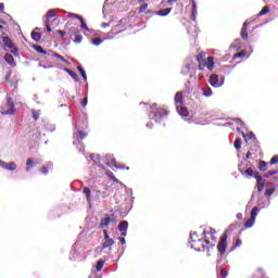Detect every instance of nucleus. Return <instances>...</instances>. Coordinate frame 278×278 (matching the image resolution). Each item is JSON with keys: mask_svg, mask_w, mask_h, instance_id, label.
Wrapping results in <instances>:
<instances>
[{"mask_svg": "<svg viewBox=\"0 0 278 278\" xmlns=\"http://www.w3.org/2000/svg\"><path fill=\"white\" fill-rule=\"evenodd\" d=\"M203 236V239H194V235H191V249L202 253H210V250L216 247L218 240L216 237V229L210 228L208 230H204Z\"/></svg>", "mask_w": 278, "mask_h": 278, "instance_id": "1", "label": "nucleus"}, {"mask_svg": "<svg viewBox=\"0 0 278 278\" xmlns=\"http://www.w3.org/2000/svg\"><path fill=\"white\" fill-rule=\"evenodd\" d=\"M228 233H227V230L224 231V233L219 237V241L217 243V251L220 255V257H223V255H225L227 253V247H228V243H227V238H228Z\"/></svg>", "mask_w": 278, "mask_h": 278, "instance_id": "2", "label": "nucleus"}, {"mask_svg": "<svg viewBox=\"0 0 278 278\" xmlns=\"http://www.w3.org/2000/svg\"><path fill=\"white\" fill-rule=\"evenodd\" d=\"M1 114L2 116L16 114V108L14 106V102H12V98H9L8 102L2 106Z\"/></svg>", "mask_w": 278, "mask_h": 278, "instance_id": "3", "label": "nucleus"}, {"mask_svg": "<svg viewBox=\"0 0 278 278\" xmlns=\"http://www.w3.org/2000/svg\"><path fill=\"white\" fill-rule=\"evenodd\" d=\"M165 116H168V111L166 109L157 108L153 111V119L156 123L162 121V118H165Z\"/></svg>", "mask_w": 278, "mask_h": 278, "instance_id": "4", "label": "nucleus"}, {"mask_svg": "<svg viewBox=\"0 0 278 278\" xmlns=\"http://www.w3.org/2000/svg\"><path fill=\"white\" fill-rule=\"evenodd\" d=\"M254 178L256 179V188L257 192H264V188L266 186V180L260 176V172H255Z\"/></svg>", "mask_w": 278, "mask_h": 278, "instance_id": "5", "label": "nucleus"}, {"mask_svg": "<svg viewBox=\"0 0 278 278\" xmlns=\"http://www.w3.org/2000/svg\"><path fill=\"white\" fill-rule=\"evenodd\" d=\"M110 223H116V216H114V214L106 215V217L101 219V223H100L101 229H105V227H109Z\"/></svg>", "mask_w": 278, "mask_h": 278, "instance_id": "6", "label": "nucleus"}, {"mask_svg": "<svg viewBox=\"0 0 278 278\" xmlns=\"http://www.w3.org/2000/svg\"><path fill=\"white\" fill-rule=\"evenodd\" d=\"M56 14L58 13L53 9L49 10L46 14V28L49 34H51V24L49 23V18H55Z\"/></svg>", "mask_w": 278, "mask_h": 278, "instance_id": "7", "label": "nucleus"}, {"mask_svg": "<svg viewBox=\"0 0 278 278\" xmlns=\"http://www.w3.org/2000/svg\"><path fill=\"white\" fill-rule=\"evenodd\" d=\"M70 34H71V36H75L74 42L76 45H79L81 42V40H84V37L81 36V34H79V29H77L75 27L70 28Z\"/></svg>", "mask_w": 278, "mask_h": 278, "instance_id": "8", "label": "nucleus"}, {"mask_svg": "<svg viewBox=\"0 0 278 278\" xmlns=\"http://www.w3.org/2000/svg\"><path fill=\"white\" fill-rule=\"evenodd\" d=\"M0 166L1 168H4L5 170H16L17 166L15 162H5V161H0Z\"/></svg>", "mask_w": 278, "mask_h": 278, "instance_id": "9", "label": "nucleus"}, {"mask_svg": "<svg viewBox=\"0 0 278 278\" xmlns=\"http://www.w3.org/2000/svg\"><path fill=\"white\" fill-rule=\"evenodd\" d=\"M210 84H211V86H213V88H220V86H223V81H220V79H218V75H216V74L211 75Z\"/></svg>", "mask_w": 278, "mask_h": 278, "instance_id": "10", "label": "nucleus"}, {"mask_svg": "<svg viewBox=\"0 0 278 278\" xmlns=\"http://www.w3.org/2000/svg\"><path fill=\"white\" fill-rule=\"evenodd\" d=\"M176 110L179 114V116H181L182 118H188V116L190 115V112H188V108L181 105H177Z\"/></svg>", "mask_w": 278, "mask_h": 278, "instance_id": "11", "label": "nucleus"}, {"mask_svg": "<svg viewBox=\"0 0 278 278\" xmlns=\"http://www.w3.org/2000/svg\"><path fill=\"white\" fill-rule=\"evenodd\" d=\"M127 229H129V223H127V220H123L118 224V230L123 237L127 236Z\"/></svg>", "mask_w": 278, "mask_h": 278, "instance_id": "12", "label": "nucleus"}, {"mask_svg": "<svg viewBox=\"0 0 278 278\" xmlns=\"http://www.w3.org/2000/svg\"><path fill=\"white\" fill-rule=\"evenodd\" d=\"M249 22H244L240 31V36L243 40H249Z\"/></svg>", "mask_w": 278, "mask_h": 278, "instance_id": "13", "label": "nucleus"}, {"mask_svg": "<svg viewBox=\"0 0 278 278\" xmlns=\"http://www.w3.org/2000/svg\"><path fill=\"white\" fill-rule=\"evenodd\" d=\"M110 197V193L108 192V188H104L103 191L96 190V198L97 199H108Z\"/></svg>", "mask_w": 278, "mask_h": 278, "instance_id": "14", "label": "nucleus"}, {"mask_svg": "<svg viewBox=\"0 0 278 278\" xmlns=\"http://www.w3.org/2000/svg\"><path fill=\"white\" fill-rule=\"evenodd\" d=\"M83 193L87 199V203L90 205V203H92V190H90L88 187H84Z\"/></svg>", "mask_w": 278, "mask_h": 278, "instance_id": "15", "label": "nucleus"}, {"mask_svg": "<svg viewBox=\"0 0 278 278\" xmlns=\"http://www.w3.org/2000/svg\"><path fill=\"white\" fill-rule=\"evenodd\" d=\"M5 62L9 64V66H12L13 68L16 66V61L14 60V56L10 53H7L4 55Z\"/></svg>", "mask_w": 278, "mask_h": 278, "instance_id": "16", "label": "nucleus"}, {"mask_svg": "<svg viewBox=\"0 0 278 278\" xmlns=\"http://www.w3.org/2000/svg\"><path fill=\"white\" fill-rule=\"evenodd\" d=\"M191 2V21H197V1L190 0Z\"/></svg>", "mask_w": 278, "mask_h": 278, "instance_id": "17", "label": "nucleus"}, {"mask_svg": "<svg viewBox=\"0 0 278 278\" xmlns=\"http://www.w3.org/2000/svg\"><path fill=\"white\" fill-rule=\"evenodd\" d=\"M174 99H175L176 105H184V92L182 91L176 92Z\"/></svg>", "mask_w": 278, "mask_h": 278, "instance_id": "18", "label": "nucleus"}, {"mask_svg": "<svg viewBox=\"0 0 278 278\" xmlns=\"http://www.w3.org/2000/svg\"><path fill=\"white\" fill-rule=\"evenodd\" d=\"M38 29L40 28L36 27L35 30L31 31V38L35 42H40V40H42V34L38 33Z\"/></svg>", "mask_w": 278, "mask_h": 278, "instance_id": "19", "label": "nucleus"}, {"mask_svg": "<svg viewBox=\"0 0 278 278\" xmlns=\"http://www.w3.org/2000/svg\"><path fill=\"white\" fill-rule=\"evenodd\" d=\"M2 41L4 47H7L8 49H14V42L10 37L8 36L2 37Z\"/></svg>", "mask_w": 278, "mask_h": 278, "instance_id": "20", "label": "nucleus"}, {"mask_svg": "<svg viewBox=\"0 0 278 278\" xmlns=\"http://www.w3.org/2000/svg\"><path fill=\"white\" fill-rule=\"evenodd\" d=\"M113 244H114V239L110 238V236H106L102 244V249H110V247H112Z\"/></svg>", "mask_w": 278, "mask_h": 278, "instance_id": "21", "label": "nucleus"}, {"mask_svg": "<svg viewBox=\"0 0 278 278\" xmlns=\"http://www.w3.org/2000/svg\"><path fill=\"white\" fill-rule=\"evenodd\" d=\"M239 173L244 175V177H255V172L251 167L247 168L245 172L240 169Z\"/></svg>", "mask_w": 278, "mask_h": 278, "instance_id": "22", "label": "nucleus"}, {"mask_svg": "<svg viewBox=\"0 0 278 278\" xmlns=\"http://www.w3.org/2000/svg\"><path fill=\"white\" fill-rule=\"evenodd\" d=\"M205 66L208 71H214V56H208L206 59Z\"/></svg>", "mask_w": 278, "mask_h": 278, "instance_id": "23", "label": "nucleus"}, {"mask_svg": "<svg viewBox=\"0 0 278 278\" xmlns=\"http://www.w3.org/2000/svg\"><path fill=\"white\" fill-rule=\"evenodd\" d=\"M88 136V132L79 130L78 132L74 134L75 140H85Z\"/></svg>", "mask_w": 278, "mask_h": 278, "instance_id": "24", "label": "nucleus"}, {"mask_svg": "<svg viewBox=\"0 0 278 278\" xmlns=\"http://www.w3.org/2000/svg\"><path fill=\"white\" fill-rule=\"evenodd\" d=\"M64 72L68 73L71 75V77L74 79V81H79V76L74 71L68 70L67 67H65Z\"/></svg>", "mask_w": 278, "mask_h": 278, "instance_id": "25", "label": "nucleus"}, {"mask_svg": "<svg viewBox=\"0 0 278 278\" xmlns=\"http://www.w3.org/2000/svg\"><path fill=\"white\" fill-rule=\"evenodd\" d=\"M172 10H173V9H170V8L163 9V10H159V11L156 12V15H157V16H168V14H170Z\"/></svg>", "mask_w": 278, "mask_h": 278, "instance_id": "26", "label": "nucleus"}, {"mask_svg": "<svg viewBox=\"0 0 278 278\" xmlns=\"http://www.w3.org/2000/svg\"><path fill=\"white\" fill-rule=\"evenodd\" d=\"M36 166V163L34 162V159H27L26 161V172L29 173L31 168Z\"/></svg>", "mask_w": 278, "mask_h": 278, "instance_id": "27", "label": "nucleus"}, {"mask_svg": "<svg viewBox=\"0 0 278 278\" xmlns=\"http://www.w3.org/2000/svg\"><path fill=\"white\" fill-rule=\"evenodd\" d=\"M103 266H105V260H99L96 265L97 273H101V270H103Z\"/></svg>", "mask_w": 278, "mask_h": 278, "instance_id": "28", "label": "nucleus"}, {"mask_svg": "<svg viewBox=\"0 0 278 278\" xmlns=\"http://www.w3.org/2000/svg\"><path fill=\"white\" fill-rule=\"evenodd\" d=\"M267 168H268V163H266V161H260L258 170H261L262 173H265Z\"/></svg>", "mask_w": 278, "mask_h": 278, "instance_id": "29", "label": "nucleus"}, {"mask_svg": "<svg viewBox=\"0 0 278 278\" xmlns=\"http://www.w3.org/2000/svg\"><path fill=\"white\" fill-rule=\"evenodd\" d=\"M188 0H167L168 5H174L175 3H178L184 8V3H186Z\"/></svg>", "mask_w": 278, "mask_h": 278, "instance_id": "30", "label": "nucleus"}, {"mask_svg": "<svg viewBox=\"0 0 278 278\" xmlns=\"http://www.w3.org/2000/svg\"><path fill=\"white\" fill-rule=\"evenodd\" d=\"M254 277H256V278H266V271H264L263 268H258L256 270V274H254Z\"/></svg>", "mask_w": 278, "mask_h": 278, "instance_id": "31", "label": "nucleus"}, {"mask_svg": "<svg viewBox=\"0 0 278 278\" xmlns=\"http://www.w3.org/2000/svg\"><path fill=\"white\" fill-rule=\"evenodd\" d=\"M202 58H203V55H201V53L198 55V63H199V68H200V71H205V62L203 63L202 62Z\"/></svg>", "mask_w": 278, "mask_h": 278, "instance_id": "32", "label": "nucleus"}, {"mask_svg": "<svg viewBox=\"0 0 278 278\" xmlns=\"http://www.w3.org/2000/svg\"><path fill=\"white\" fill-rule=\"evenodd\" d=\"M33 49H35L37 51V53H41L42 55H47V51H45V49L41 46L34 45Z\"/></svg>", "mask_w": 278, "mask_h": 278, "instance_id": "33", "label": "nucleus"}, {"mask_svg": "<svg viewBox=\"0 0 278 278\" xmlns=\"http://www.w3.org/2000/svg\"><path fill=\"white\" fill-rule=\"evenodd\" d=\"M257 212H260V208L257 206H254L250 214V218H252V220H255V218L257 217Z\"/></svg>", "mask_w": 278, "mask_h": 278, "instance_id": "34", "label": "nucleus"}, {"mask_svg": "<svg viewBox=\"0 0 278 278\" xmlns=\"http://www.w3.org/2000/svg\"><path fill=\"white\" fill-rule=\"evenodd\" d=\"M78 21H80V27L81 29H85V31H89L88 25L86 24V22L84 21L83 16H78Z\"/></svg>", "mask_w": 278, "mask_h": 278, "instance_id": "35", "label": "nucleus"}, {"mask_svg": "<svg viewBox=\"0 0 278 278\" xmlns=\"http://www.w3.org/2000/svg\"><path fill=\"white\" fill-rule=\"evenodd\" d=\"M253 225H255V219L250 218V219H248V220L245 222L244 228H245V229H251V227H253Z\"/></svg>", "mask_w": 278, "mask_h": 278, "instance_id": "36", "label": "nucleus"}, {"mask_svg": "<svg viewBox=\"0 0 278 278\" xmlns=\"http://www.w3.org/2000/svg\"><path fill=\"white\" fill-rule=\"evenodd\" d=\"M270 12V8L268 7H263V9L258 12L257 16H264Z\"/></svg>", "mask_w": 278, "mask_h": 278, "instance_id": "37", "label": "nucleus"}, {"mask_svg": "<svg viewBox=\"0 0 278 278\" xmlns=\"http://www.w3.org/2000/svg\"><path fill=\"white\" fill-rule=\"evenodd\" d=\"M242 137L243 138H248V140H252V138L254 140H257V138L255 137V134L253 131H250L248 135H245L244 132H242Z\"/></svg>", "mask_w": 278, "mask_h": 278, "instance_id": "38", "label": "nucleus"}, {"mask_svg": "<svg viewBox=\"0 0 278 278\" xmlns=\"http://www.w3.org/2000/svg\"><path fill=\"white\" fill-rule=\"evenodd\" d=\"M275 190H277V188H275V187L267 188L265 190V197H271V194H275Z\"/></svg>", "mask_w": 278, "mask_h": 278, "instance_id": "39", "label": "nucleus"}, {"mask_svg": "<svg viewBox=\"0 0 278 278\" xmlns=\"http://www.w3.org/2000/svg\"><path fill=\"white\" fill-rule=\"evenodd\" d=\"M77 68H78V71H79V73H80L83 79H84L85 81H87L88 76H86V71L84 70V67L78 66Z\"/></svg>", "mask_w": 278, "mask_h": 278, "instance_id": "40", "label": "nucleus"}, {"mask_svg": "<svg viewBox=\"0 0 278 278\" xmlns=\"http://www.w3.org/2000/svg\"><path fill=\"white\" fill-rule=\"evenodd\" d=\"M53 56L60 60L61 62H64V64H71L68 61H66V59H64V56L60 55L59 53H54Z\"/></svg>", "mask_w": 278, "mask_h": 278, "instance_id": "41", "label": "nucleus"}, {"mask_svg": "<svg viewBox=\"0 0 278 278\" xmlns=\"http://www.w3.org/2000/svg\"><path fill=\"white\" fill-rule=\"evenodd\" d=\"M203 94H204V97H212V88L206 87V88L203 90Z\"/></svg>", "mask_w": 278, "mask_h": 278, "instance_id": "42", "label": "nucleus"}, {"mask_svg": "<svg viewBox=\"0 0 278 278\" xmlns=\"http://www.w3.org/2000/svg\"><path fill=\"white\" fill-rule=\"evenodd\" d=\"M242 147V140L240 138H237L235 140V149H240Z\"/></svg>", "mask_w": 278, "mask_h": 278, "instance_id": "43", "label": "nucleus"}, {"mask_svg": "<svg viewBox=\"0 0 278 278\" xmlns=\"http://www.w3.org/2000/svg\"><path fill=\"white\" fill-rule=\"evenodd\" d=\"M277 173H278V169H271V170H269V172H267V173L265 174V177H266V178L273 177V175H277Z\"/></svg>", "mask_w": 278, "mask_h": 278, "instance_id": "44", "label": "nucleus"}, {"mask_svg": "<svg viewBox=\"0 0 278 278\" xmlns=\"http://www.w3.org/2000/svg\"><path fill=\"white\" fill-rule=\"evenodd\" d=\"M147 8H149V3H143L139 7V12L142 14V12H147Z\"/></svg>", "mask_w": 278, "mask_h": 278, "instance_id": "45", "label": "nucleus"}, {"mask_svg": "<svg viewBox=\"0 0 278 278\" xmlns=\"http://www.w3.org/2000/svg\"><path fill=\"white\" fill-rule=\"evenodd\" d=\"M101 42H103V39H101V38L92 39V45H94L96 47H99V45H101Z\"/></svg>", "mask_w": 278, "mask_h": 278, "instance_id": "46", "label": "nucleus"}, {"mask_svg": "<svg viewBox=\"0 0 278 278\" xmlns=\"http://www.w3.org/2000/svg\"><path fill=\"white\" fill-rule=\"evenodd\" d=\"M247 53L244 51L238 52L233 55V60H238V58H244Z\"/></svg>", "mask_w": 278, "mask_h": 278, "instance_id": "47", "label": "nucleus"}, {"mask_svg": "<svg viewBox=\"0 0 278 278\" xmlns=\"http://www.w3.org/2000/svg\"><path fill=\"white\" fill-rule=\"evenodd\" d=\"M270 166L278 164V155H274L269 161Z\"/></svg>", "mask_w": 278, "mask_h": 278, "instance_id": "48", "label": "nucleus"}, {"mask_svg": "<svg viewBox=\"0 0 278 278\" xmlns=\"http://www.w3.org/2000/svg\"><path fill=\"white\" fill-rule=\"evenodd\" d=\"M106 175L109 178L112 179V181H118V179L114 176V173L109 170V172H106Z\"/></svg>", "mask_w": 278, "mask_h": 278, "instance_id": "49", "label": "nucleus"}, {"mask_svg": "<svg viewBox=\"0 0 278 278\" xmlns=\"http://www.w3.org/2000/svg\"><path fill=\"white\" fill-rule=\"evenodd\" d=\"M33 118H34V121H39L40 113H38V111H33Z\"/></svg>", "mask_w": 278, "mask_h": 278, "instance_id": "50", "label": "nucleus"}, {"mask_svg": "<svg viewBox=\"0 0 278 278\" xmlns=\"http://www.w3.org/2000/svg\"><path fill=\"white\" fill-rule=\"evenodd\" d=\"M12 50H11V53L13 54V55H15V56H17L18 55V48H14V46H13V48H11Z\"/></svg>", "mask_w": 278, "mask_h": 278, "instance_id": "51", "label": "nucleus"}, {"mask_svg": "<svg viewBox=\"0 0 278 278\" xmlns=\"http://www.w3.org/2000/svg\"><path fill=\"white\" fill-rule=\"evenodd\" d=\"M238 247H242V240H240V239H237L235 242V245H233L235 249Z\"/></svg>", "mask_w": 278, "mask_h": 278, "instance_id": "52", "label": "nucleus"}, {"mask_svg": "<svg viewBox=\"0 0 278 278\" xmlns=\"http://www.w3.org/2000/svg\"><path fill=\"white\" fill-rule=\"evenodd\" d=\"M40 170H41V173H42L43 175H47V173H49V167H47L46 165H43Z\"/></svg>", "mask_w": 278, "mask_h": 278, "instance_id": "53", "label": "nucleus"}, {"mask_svg": "<svg viewBox=\"0 0 278 278\" xmlns=\"http://www.w3.org/2000/svg\"><path fill=\"white\" fill-rule=\"evenodd\" d=\"M11 77H12V71H10L7 76H5V81H12L11 80Z\"/></svg>", "mask_w": 278, "mask_h": 278, "instance_id": "54", "label": "nucleus"}, {"mask_svg": "<svg viewBox=\"0 0 278 278\" xmlns=\"http://www.w3.org/2000/svg\"><path fill=\"white\" fill-rule=\"evenodd\" d=\"M79 16H81V15H77L75 13H68L70 18H79Z\"/></svg>", "mask_w": 278, "mask_h": 278, "instance_id": "55", "label": "nucleus"}, {"mask_svg": "<svg viewBox=\"0 0 278 278\" xmlns=\"http://www.w3.org/2000/svg\"><path fill=\"white\" fill-rule=\"evenodd\" d=\"M86 105H88V98H85V99L81 101V106H83V108H86Z\"/></svg>", "mask_w": 278, "mask_h": 278, "instance_id": "56", "label": "nucleus"}, {"mask_svg": "<svg viewBox=\"0 0 278 278\" xmlns=\"http://www.w3.org/2000/svg\"><path fill=\"white\" fill-rule=\"evenodd\" d=\"M56 34H60L61 38H64V36H66V31L64 30H56Z\"/></svg>", "mask_w": 278, "mask_h": 278, "instance_id": "57", "label": "nucleus"}, {"mask_svg": "<svg viewBox=\"0 0 278 278\" xmlns=\"http://www.w3.org/2000/svg\"><path fill=\"white\" fill-rule=\"evenodd\" d=\"M3 10H5V4L0 3V14L3 12Z\"/></svg>", "mask_w": 278, "mask_h": 278, "instance_id": "58", "label": "nucleus"}, {"mask_svg": "<svg viewBox=\"0 0 278 278\" xmlns=\"http://www.w3.org/2000/svg\"><path fill=\"white\" fill-rule=\"evenodd\" d=\"M118 240H119V242H121L122 244H125V242H126L125 237H119Z\"/></svg>", "mask_w": 278, "mask_h": 278, "instance_id": "59", "label": "nucleus"}, {"mask_svg": "<svg viewBox=\"0 0 278 278\" xmlns=\"http://www.w3.org/2000/svg\"><path fill=\"white\" fill-rule=\"evenodd\" d=\"M237 218H238V220H242V214H241V213H238V214H237Z\"/></svg>", "mask_w": 278, "mask_h": 278, "instance_id": "60", "label": "nucleus"}, {"mask_svg": "<svg viewBox=\"0 0 278 278\" xmlns=\"http://www.w3.org/2000/svg\"><path fill=\"white\" fill-rule=\"evenodd\" d=\"M245 157H247V160H249V157H251V152H248Z\"/></svg>", "mask_w": 278, "mask_h": 278, "instance_id": "61", "label": "nucleus"}, {"mask_svg": "<svg viewBox=\"0 0 278 278\" xmlns=\"http://www.w3.org/2000/svg\"><path fill=\"white\" fill-rule=\"evenodd\" d=\"M103 233H104V239L106 236H110V235H108V230H103Z\"/></svg>", "mask_w": 278, "mask_h": 278, "instance_id": "62", "label": "nucleus"}, {"mask_svg": "<svg viewBox=\"0 0 278 278\" xmlns=\"http://www.w3.org/2000/svg\"><path fill=\"white\" fill-rule=\"evenodd\" d=\"M157 104H153L152 106H151V110H155V106H156Z\"/></svg>", "mask_w": 278, "mask_h": 278, "instance_id": "63", "label": "nucleus"}, {"mask_svg": "<svg viewBox=\"0 0 278 278\" xmlns=\"http://www.w3.org/2000/svg\"><path fill=\"white\" fill-rule=\"evenodd\" d=\"M115 168H123V166H121V165H115Z\"/></svg>", "mask_w": 278, "mask_h": 278, "instance_id": "64", "label": "nucleus"}]
</instances>
